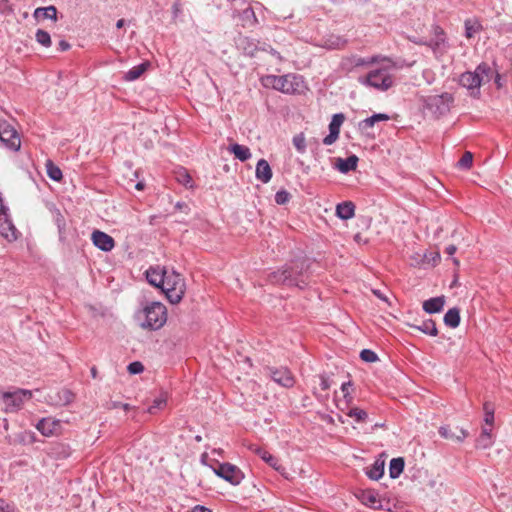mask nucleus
Returning a JSON list of instances; mask_svg holds the SVG:
<instances>
[{"instance_id":"48","label":"nucleus","mask_w":512,"mask_h":512,"mask_svg":"<svg viewBox=\"0 0 512 512\" xmlns=\"http://www.w3.org/2000/svg\"><path fill=\"white\" fill-rule=\"evenodd\" d=\"M0 512H13L12 506L2 498H0Z\"/></svg>"},{"instance_id":"44","label":"nucleus","mask_w":512,"mask_h":512,"mask_svg":"<svg viewBox=\"0 0 512 512\" xmlns=\"http://www.w3.org/2000/svg\"><path fill=\"white\" fill-rule=\"evenodd\" d=\"M290 193L286 190L282 189L276 192L275 194V202L278 205H284L289 202L290 200Z\"/></svg>"},{"instance_id":"63","label":"nucleus","mask_w":512,"mask_h":512,"mask_svg":"<svg viewBox=\"0 0 512 512\" xmlns=\"http://www.w3.org/2000/svg\"><path fill=\"white\" fill-rule=\"evenodd\" d=\"M143 186H144L143 183L138 182L135 187H136V189L141 190V189H143Z\"/></svg>"},{"instance_id":"9","label":"nucleus","mask_w":512,"mask_h":512,"mask_svg":"<svg viewBox=\"0 0 512 512\" xmlns=\"http://www.w3.org/2000/svg\"><path fill=\"white\" fill-rule=\"evenodd\" d=\"M0 143L12 151H18L21 147V140L17 131L5 120L0 121Z\"/></svg>"},{"instance_id":"45","label":"nucleus","mask_w":512,"mask_h":512,"mask_svg":"<svg viewBox=\"0 0 512 512\" xmlns=\"http://www.w3.org/2000/svg\"><path fill=\"white\" fill-rule=\"evenodd\" d=\"M166 404V400L162 397L156 398L153 404L147 408V412L150 414L156 413L157 410L162 409Z\"/></svg>"},{"instance_id":"6","label":"nucleus","mask_w":512,"mask_h":512,"mask_svg":"<svg viewBox=\"0 0 512 512\" xmlns=\"http://www.w3.org/2000/svg\"><path fill=\"white\" fill-rule=\"evenodd\" d=\"M453 103L454 97L448 92H444L440 95H429L423 100L424 108L436 118L449 113Z\"/></svg>"},{"instance_id":"31","label":"nucleus","mask_w":512,"mask_h":512,"mask_svg":"<svg viewBox=\"0 0 512 512\" xmlns=\"http://www.w3.org/2000/svg\"><path fill=\"white\" fill-rule=\"evenodd\" d=\"M405 462L401 457L393 458L389 464V475L392 479L398 478L404 470Z\"/></svg>"},{"instance_id":"26","label":"nucleus","mask_w":512,"mask_h":512,"mask_svg":"<svg viewBox=\"0 0 512 512\" xmlns=\"http://www.w3.org/2000/svg\"><path fill=\"white\" fill-rule=\"evenodd\" d=\"M33 16L36 19H50L53 21L57 20V9L55 6L50 5L47 7H39L34 11Z\"/></svg>"},{"instance_id":"18","label":"nucleus","mask_w":512,"mask_h":512,"mask_svg":"<svg viewBox=\"0 0 512 512\" xmlns=\"http://www.w3.org/2000/svg\"><path fill=\"white\" fill-rule=\"evenodd\" d=\"M259 44L258 41L245 36H241L237 40V47L249 56H254L259 49L266 50V44H263L262 47H259Z\"/></svg>"},{"instance_id":"24","label":"nucleus","mask_w":512,"mask_h":512,"mask_svg":"<svg viewBox=\"0 0 512 512\" xmlns=\"http://www.w3.org/2000/svg\"><path fill=\"white\" fill-rule=\"evenodd\" d=\"M228 151L231 152L235 158L241 162L249 160L252 156L250 149L247 146L240 145L238 143L231 144L228 147Z\"/></svg>"},{"instance_id":"38","label":"nucleus","mask_w":512,"mask_h":512,"mask_svg":"<svg viewBox=\"0 0 512 512\" xmlns=\"http://www.w3.org/2000/svg\"><path fill=\"white\" fill-rule=\"evenodd\" d=\"M362 501L364 504L372 508H376L380 505V500L373 492L363 493Z\"/></svg>"},{"instance_id":"29","label":"nucleus","mask_w":512,"mask_h":512,"mask_svg":"<svg viewBox=\"0 0 512 512\" xmlns=\"http://www.w3.org/2000/svg\"><path fill=\"white\" fill-rule=\"evenodd\" d=\"M444 324L450 328H456L460 324V310L456 307L449 309L443 318Z\"/></svg>"},{"instance_id":"49","label":"nucleus","mask_w":512,"mask_h":512,"mask_svg":"<svg viewBox=\"0 0 512 512\" xmlns=\"http://www.w3.org/2000/svg\"><path fill=\"white\" fill-rule=\"evenodd\" d=\"M320 387L324 391H326L330 388V381L327 377H325V376L321 377Z\"/></svg>"},{"instance_id":"1","label":"nucleus","mask_w":512,"mask_h":512,"mask_svg":"<svg viewBox=\"0 0 512 512\" xmlns=\"http://www.w3.org/2000/svg\"><path fill=\"white\" fill-rule=\"evenodd\" d=\"M146 279L149 284L160 289L172 304L178 303L183 296V281L180 274L170 273L164 267H150L146 271Z\"/></svg>"},{"instance_id":"59","label":"nucleus","mask_w":512,"mask_h":512,"mask_svg":"<svg viewBox=\"0 0 512 512\" xmlns=\"http://www.w3.org/2000/svg\"><path fill=\"white\" fill-rule=\"evenodd\" d=\"M415 43H416V44H419V45H425V46H427L428 41H427V40H423V39H421V40L415 41Z\"/></svg>"},{"instance_id":"37","label":"nucleus","mask_w":512,"mask_h":512,"mask_svg":"<svg viewBox=\"0 0 512 512\" xmlns=\"http://www.w3.org/2000/svg\"><path fill=\"white\" fill-rule=\"evenodd\" d=\"M36 41L44 46V47H50L51 46V37L50 34L42 29H38L35 34Z\"/></svg>"},{"instance_id":"60","label":"nucleus","mask_w":512,"mask_h":512,"mask_svg":"<svg viewBox=\"0 0 512 512\" xmlns=\"http://www.w3.org/2000/svg\"><path fill=\"white\" fill-rule=\"evenodd\" d=\"M121 408L124 409L125 411H127L131 408V406L127 403H123V404H121Z\"/></svg>"},{"instance_id":"56","label":"nucleus","mask_w":512,"mask_h":512,"mask_svg":"<svg viewBox=\"0 0 512 512\" xmlns=\"http://www.w3.org/2000/svg\"><path fill=\"white\" fill-rule=\"evenodd\" d=\"M125 23H126V22H125V20H124V19H119V20L116 22V27H117L118 29H120V28L124 27Z\"/></svg>"},{"instance_id":"8","label":"nucleus","mask_w":512,"mask_h":512,"mask_svg":"<svg viewBox=\"0 0 512 512\" xmlns=\"http://www.w3.org/2000/svg\"><path fill=\"white\" fill-rule=\"evenodd\" d=\"M0 397L4 404L6 413H15L19 411L24 402L31 399L32 391L26 389H15L14 391H0Z\"/></svg>"},{"instance_id":"53","label":"nucleus","mask_w":512,"mask_h":512,"mask_svg":"<svg viewBox=\"0 0 512 512\" xmlns=\"http://www.w3.org/2000/svg\"><path fill=\"white\" fill-rule=\"evenodd\" d=\"M8 208L3 203L2 194L0 193V216L7 214Z\"/></svg>"},{"instance_id":"27","label":"nucleus","mask_w":512,"mask_h":512,"mask_svg":"<svg viewBox=\"0 0 512 512\" xmlns=\"http://www.w3.org/2000/svg\"><path fill=\"white\" fill-rule=\"evenodd\" d=\"M408 326L417 329L421 331L424 334H427L429 336H437L438 335V329L436 327L435 322L432 319H427L423 321L420 325L415 324H407Z\"/></svg>"},{"instance_id":"47","label":"nucleus","mask_w":512,"mask_h":512,"mask_svg":"<svg viewBox=\"0 0 512 512\" xmlns=\"http://www.w3.org/2000/svg\"><path fill=\"white\" fill-rule=\"evenodd\" d=\"M352 386V382H344L341 385V391L343 392V397L346 400L347 403H350L352 401V396L350 394L349 388Z\"/></svg>"},{"instance_id":"54","label":"nucleus","mask_w":512,"mask_h":512,"mask_svg":"<svg viewBox=\"0 0 512 512\" xmlns=\"http://www.w3.org/2000/svg\"><path fill=\"white\" fill-rule=\"evenodd\" d=\"M268 48H269V50H268V51H269V53H270L272 56H274V57H275L276 59H278L279 61H281V60H282V57H281V55H280V53H279L278 51H276L275 49H273V48H272V47H270V46H268Z\"/></svg>"},{"instance_id":"23","label":"nucleus","mask_w":512,"mask_h":512,"mask_svg":"<svg viewBox=\"0 0 512 512\" xmlns=\"http://www.w3.org/2000/svg\"><path fill=\"white\" fill-rule=\"evenodd\" d=\"M355 215V205L351 201H344L336 206V216L342 220H349Z\"/></svg>"},{"instance_id":"50","label":"nucleus","mask_w":512,"mask_h":512,"mask_svg":"<svg viewBox=\"0 0 512 512\" xmlns=\"http://www.w3.org/2000/svg\"><path fill=\"white\" fill-rule=\"evenodd\" d=\"M457 251V247L455 245H448L446 248H445V253L450 256V257H453L454 254L456 253Z\"/></svg>"},{"instance_id":"57","label":"nucleus","mask_w":512,"mask_h":512,"mask_svg":"<svg viewBox=\"0 0 512 512\" xmlns=\"http://www.w3.org/2000/svg\"><path fill=\"white\" fill-rule=\"evenodd\" d=\"M179 11H180V9H179V5H178L177 3H175V4L173 5V13H174V16H175V17H177V15H178V12H179Z\"/></svg>"},{"instance_id":"34","label":"nucleus","mask_w":512,"mask_h":512,"mask_svg":"<svg viewBox=\"0 0 512 512\" xmlns=\"http://www.w3.org/2000/svg\"><path fill=\"white\" fill-rule=\"evenodd\" d=\"M491 429L482 428L481 435L477 440V446L486 449L492 445Z\"/></svg>"},{"instance_id":"32","label":"nucleus","mask_w":512,"mask_h":512,"mask_svg":"<svg viewBox=\"0 0 512 512\" xmlns=\"http://www.w3.org/2000/svg\"><path fill=\"white\" fill-rule=\"evenodd\" d=\"M147 66V63H141L132 67L124 74L123 79L128 82L137 80L146 71Z\"/></svg>"},{"instance_id":"19","label":"nucleus","mask_w":512,"mask_h":512,"mask_svg":"<svg viewBox=\"0 0 512 512\" xmlns=\"http://www.w3.org/2000/svg\"><path fill=\"white\" fill-rule=\"evenodd\" d=\"M0 234L8 241L17 239V229L9 219L8 214L0 216Z\"/></svg>"},{"instance_id":"22","label":"nucleus","mask_w":512,"mask_h":512,"mask_svg":"<svg viewBox=\"0 0 512 512\" xmlns=\"http://www.w3.org/2000/svg\"><path fill=\"white\" fill-rule=\"evenodd\" d=\"M50 400L55 405L66 406L73 402L74 394L68 389H62L57 391L53 396L50 395Z\"/></svg>"},{"instance_id":"51","label":"nucleus","mask_w":512,"mask_h":512,"mask_svg":"<svg viewBox=\"0 0 512 512\" xmlns=\"http://www.w3.org/2000/svg\"><path fill=\"white\" fill-rule=\"evenodd\" d=\"M69 48H70V44L67 41H65V40H61L58 43V50L61 51V52L67 51Z\"/></svg>"},{"instance_id":"52","label":"nucleus","mask_w":512,"mask_h":512,"mask_svg":"<svg viewBox=\"0 0 512 512\" xmlns=\"http://www.w3.org/2000/svg\"><path fill=\"white\" fill-rule=\"evenodd\" d=\"M194 512H212V510L203 505H194Z\"/></svg>"},{"instance_id":"12","label":"nucleus","mask_w":512,"mask_h":512,"mask_svg":"<svg viewBox=\"0 0 512 512\" xmlns=\"http://www.w3.org/2000/svg\"><path fill=\"white\" fill-rule=\"evenodd\" d=\"M268 376L278 385L284 388H291L295 384V379L290 370L286 367H268L266 369Z\"/></svg>"},{"instance_id":"42","label":"nucleus","mask_w":512,"mask_h":512,"mask_svg":"<svg viewBox=\"0 0 512 512\" xmlns=\"http://www.w3.org/2000/svg\"><path fill=\"white\" fill-rule=\"evenodd\" d=\"M484 422L487 425H492L494 422V409L489 402H485L484 406Z\"/></svg>"},{"instance_id":"41","label":"nucleus","mask_w":512,"mask_h":512,"mask_svg":"<svg viewBox=\"0 0 512 512\" xmlns=\"http://www.w3.org/2000/svg\"><path fill=\"white\" fill-rule=\"evenodd\" d=\"M47 174L54 181H59L62 178V171L52 162H48L47 164Z\"/></svg>"},{"instance_id":"3","label":"nucleus","mask_w":512,"mask_h":512,"mask_svg":"<svg viewBox=\"0 0 512 512\" xmlns=\"http://www.w3.org/2000/svg\"><path fill=\"white\" fill-rule=\"evenodd\" d=\"M306 262L305 259H298L286 264L282 269L272 272L269 275V281L274 284L305 288L307 286Z\"/></svg>"},{"instance_id":"62","label":"nucleus","mask_w":512,"mask_h":512,"mask_svg":"<svg viewBox=\"0 0 512 512\" xmlns=\"http://www.w3.org/2000/svg\"><path fill=\"white\" fill-rule=\"evenodd\" d=\"M245 13H246V14H247V13L251 14V15L254 17V19L256 20L255 14H254V12H253V10H252V9H246V10H245Z\"/></svg>"},{"instance_id":"15","label":"nucleus","mask_w":512,"mask_h":512,"mask_svg":"<svg viewBox=\"0 0 512 512\" xmlns=\"http://www.w3.org/2000/svg\"><path fill=\"white\" fill-rule=\"evenodd\" d=\"M61 428L60 420L51 417L42 418L36 424V429L45 437H51L58 434Z\"/></svg>"},{"instance_id":"35","label":"nucleus","mask_w":512,"mask_h":512,"mask_svg":"<svg viewBox=\"0 0 512 512\" xmlns=\"http://www.w3.org/2000/svg\"><path fill=\"white\" fill-rule=\"evenodd\" d=\"M347 416L353 418L357 423H364L368 419L367 412L358 407L350 408L347 412Z\"/></svg>"},{"instance_id":"64","label":"nucleus","mask_w":512,"mask_h":512,"mask_svg":"<svg viewBox=\"0 0 512 512\" xmlns=\"http://www.w3.org/2000/svg\"><path fill=\"white\" fill-rule=\"evenodd\" d=\"M121 404H122L121 402H114L113 403V407L114 408H121Z\"/></svg>"},{"instance_id":"46","label":"nucleus","mask_w":512,"mask_h":512,"mask_svg":"<svg viewBox=\"0 0 512 512\" xmlns=\"http://www.w3.org/2000/svg\"><path fill=\"white\" fill-rule=\"evenodd\" d=\"M127 370L130 374L135 375L141 373L144 370V366L141 362L134 361L128 365Z\"/></svg>"},{"instance_id":"21","label":"nucleus","mask_w":512,"mask_h":512,"mask_svg":"<svg viewBox=\"0 0 512 512\" xmlns=\"http://www.w3.org/2000/svg\"><path fill=\"white\" fill-rule=\"evenodd\" d=\"M445 305V297L438 296L430 298L423 302L422 308L428 314L439 313L443 310Z\"/></svg>"},{"instance_id":"25","label":"nucleus","mask_w":512,"mask_h":512,"mask_svg":"<svg viewBox=\"0 0 512 512\" xmlns=\"http://www.w3.org/2000/svg\"><path fill=\"white\" fill-rule=\"evenodd\" d=\"M357 163L358 157L356 155H351L346 159L338 158L336 166L341 173L346 174L350 171L355 170L357 167Z\"/></svg>"},{"instance_id":"10","label":"nucleus","mask_w":512,"mask_h":512,"mask_svg":"<svg viewBox=\"0 0 512 512\" xmlns=\"http://www.w3.org/2000/svg\"><path fill=\"white\" fill-rule=\"evenodd\" d=\"M214 473L232 485L240 484L244 478L243 472L230 463L219 464L218 468L214 469Z\"/></svg>"},{"instance_id":"58","label":"nucleus","mask_w":512,"mask_h":512,"mask_svg":"<svg viewBox=\"0 0 512 512\" xmlns=\"http://www.w3.org/2000/svg\"><path fill=\"white\" fill-rule=\"evenodd\" d=\"M206 459H207V454L206 453H203L201 455V458H200V461L202 464L206 465Z\"/></svg>"},{"instance_id":"36","label":"nucleus","mask_w":512,"mask_h":512,"mask_svg":"<svg viewBox=\"0 0 512 512\" xmlns=\"http://www.w3.org/2000/svg\"><path fill=\"white\" fill-rule=\"evenodd\" d=\"M257 454L260 456V458L265 461L267 464H269L272 468L278 470L279 469V461L276 457H274L272 454H270L268 451L264 449H259L257 451Z\"/></svg>"},{"instance_id":"61","label":"nucleus","mask_w":512,"mask_h":512,"mask_svg":"<svg viewBox=\"0 0 512 512\" xmlns=\"http://www.w3.org/2000/svg\"><path fill=\"white\" fill-rule=\"evenodd\" d=\"M374 294H375L378 298L385 300V298L382 296V294L380 293V291H378V290H374Z\"/></svg>"},{"instance_id":"4","label":"nucleus","mask_w":512,"mask_h":512,"mask_svg":"<svg viewBox=\"0 0 512 512\" xmlns=\"http://www.w3.org/2000/svg\"><path fill=\"white\" fill-rule=\"evenodd\" d=\"M260 81L265 88H271L285 94L301 93L305 88L302 76L292 73L282 76L265 75L261 77Z\"/></svg>"},{"instance_id":"17","label":"nucleus","mask_w":512,"mask_h":512,"mask_svg":"<svg viewBox=\"0 0 512 512\" xmlns=\"http://www.w3.org/2000/svg\"><path fill=\"white\" fill-rule=\"evenodd\" d=\"M91 239L93 244L104 252L111 251L115 246L114 239L110 235L99 230H95L92 233Z\"/></svg>"},{"instance_id":"2","label":"nucleus","mask_w":512,"mask_h":512,"mask_svg":"<svg viewBox=\"0 0 512 512\" xmlns=\"http://www.w3.org/2000/svg\"><path fill=\"white\" fill-rule=\"evenodd\" d=\"M379 67L371 70L366 76L358 79L364 86L372 87L379 91H387L394 85L392 71L396 69L394 61L380 55Z\"/></svg>"},{"instance_id":"14","label":"nucleus","mask_w":512,"mask_h":512,"mask_svg":"<svg viewBox=\"0 0 512 512\" xmlns=\"http://www.w3.org/2000/svg\"><path fill=\"white\" fill-rule=\"evenodd\" d=\"M344 120L345 115L343 113H336L332 116V119L329 123V134L323 139L324 145H332L338 140L340 128Z\"/></svg>"},{"instance_id":"28","label":"nucleus","mask_w":512,"mask_h":512,"mask_svg":"<svg viewBox=\"0 0 512 512\" xmlns=\"http://www.w3.org/2000/svg\"><path fill=\"white\" fill-rule=\"evenodd\" d=\"M389 120V116L384 113H376L370 117L365 118L364 120L359 122V128L362 131H365L369 128H372L376 122L387 121Z\"/></svg>"},{"instance_id":"33","label":"nucleus","mask_w":512,"mask_h":512,"mask_svg":"<svg viewBox=\"0 0 512 512\" xmlns=\"http://www.w3.org/2000/svg\"><path fill=\"white\" fill-rule=\"evenodd\" d=\"M384 474V462L376 461L366 471V475L372 480L380 479Z\"/></svg>"},{"instance_id":"16","label":"nucleus","mask_w":512,"mask_h":512,"mask_svg":"<svg viewBox=\"0 0 512 512\" xmlns=\"http://www.w3.org/2000/svg\"><path fill=\"white\" fill-rule=\"evenodd\" d=\"M438 432L442 438L457 443H462L469 435L467 430L456 427L454 431L449 425L440 426Z\"/></svg>"},{"instance_id":"13","label":"nucleus","mask_w":512,"mask_h":512,"mask_svg":"<svg viewBox=\"0 0 512 512\" xmlns=\"http://www.w3.org/2000/svg\"><path fill=\"white\" fill-rule=\"evenodd\" d=\"M432 32L433 37L428 40L427 46L436 56L443 55L448 48L446 34L439 25H433Z\"/></svg>"},{"instance_id":"55","label":"nucleus","mask_w":512,"mask_h":512,"mask_svg":"<svg viewBox=\"0 0 512 512\" xmlns=\"http://www.w3.org/2000/svg\"><path fill=\"white\" fill-rule=\"evenodd\" d=\"M183 178L184 184L187 185L190 182V175L186 171L183 173Z\"/></svg>"},{"instance_id":"5","label":"nucleus","mask_w":512,"mask_h":512,"mask_svg":"<svg viewBox=\"0 0 512 512\" xmlns=\"http://www.w3.org/2000/svg\"><path fill=\"white\" fill-rule=\"evenodd\" d=\"M493 70L487 63L479 64L476 69L471 72L467 71L460 75L459 84L469 90L470 96L476 97L480 94V86L489 82L492 78Z\"/></svg>"},{"instance_id":"7","label":"nucleus","mask_w":512,"mask_h":512,"mask_svg":"<svg viewBox=\"0 0 512 512\" xmlns=\"http://www.w3.org/2000/svg\"><path fill=\"white\" fill-rule=\"evenodd\" d=\"M143 313L145 320L142 323L144 328L151 330L160 329L167 321L166 307L160 302H151L145 306Z\"/></svg>"},{"instance_id":"20","label":"nucleus","mask_w":512,"mask_h":512,"mask_svg":"<svg viewBox=\"0 0 512 512\" xmlns=\"http://www.w3.org/2000/svg\"><path fill=\"white\" fill-rule=\"evenodd\" d=\"M272 169L265 159H260L256 164L255 176L262 183H268L272 178Z\"/></svg>"},{"instance_id":"30","label":"nucleus","mask_w":512,"mask_h":512,"mask_svg":"<svg viewBox=\"0 0 512 512\" xmlns=\"http://www.w3.org/2000/svg\"><path fill=\"white\" fill-rule=\"evenodd\" d=\"M465 27V37L470 39L474 37V35L481 31L482 25L476 18H468L464 22Z\"/></svg>"},{"instance_id":"43","label":"nucleus","mask_w":512,"mask_h":512,"mask_svg":"<svg viewBox=\"0 0 512 512\" xmlns=\"http://www.w3.org/2000/svg\"><path fill=\"white\" fill-rule=\"evenodd\" d=\"M360 358L365 362L373 363L378 360V355L373 350L363 349L360 352Z\"/></svg>"},{"instance_id":"39","label":"nucleus","mask_w":512,"mask_h":512,"mask_svg":"<svg viewBox=\"0 0 512 512\" xmlns=\"http://www.w3.org/2000/svg\"><path fill=\"white\" fill-rule=\"evenodd\" d=\"M293 145L296 148V150L303 154L306 151V139L303 133L297 134L293 137Z\"/></svg>"},{"instance_id":"40","label":"nucleus","mask_w":512,"mask_h":512,"mask_svg":"<svg viewBox=\"0 0 512 512\" xmlns=\"http://www.w3.org/2000/svg\"><path fill=\"white\" fill-rule=\"evenodd\" d=\"M473 162V155L471 152L467 151L465 152L460 160L457 162V167L460 169L467 170L472 166Z\"/></svg>"},{"instance_id":"11","label":"nucleus","mask_w":512,"mask_h":512,"mask_svg":"<svg viewBox=\"0 0 512 512\" xmlns=\"http://www.w3.org/2000/svg\"><path fill=\"white\" fill-rule=\"evenodd\" d=\"M378 62H380V55H375L371 57H360L357 55H351L342 59L341 68L343 71L349 73L352 72L355 68L368 67Z\"/></svg>"}]
</instances>
